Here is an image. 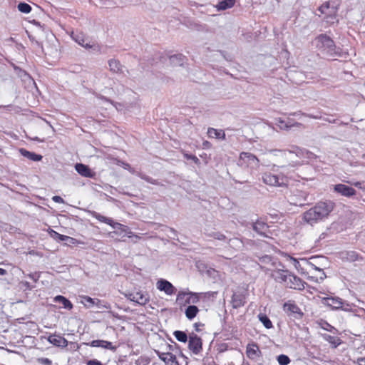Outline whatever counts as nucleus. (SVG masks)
<instances>
[{"label": "nucleus", "instance_id": "nucleus-36", "mask_svg": "<svg viewBox=\"0 0 365 365\" xmlns=\"http://www.w3.org/2000/svg\"><path fill=\"white\" fill-rule=\"evenodd\" d=\"M228 244L230 247L235 250H240L241 247H243L242 240L238 238L230 239L228 242Z\"/></svg>", "mask_w": 365, "mask_h": 365}, {"label": "nucleus", "instance_id": "nucleus-2", "mask_svg": "<svg viewBox=\"0 0 365 365\" xmlns=\"http://www.w3.org/2000/svg\"><path fill=\"white\" fill-rule=\"evenodd\" d=\"M272 277L277 282L283 284L287 288L297 290L304 289L306 282L288 270H274L272 273Z\"/></svg>", "mask_w": 365, "mask_h": 365}, {"label": "nucleus", "instance_id": "nucleus-27", "mask_svg": "<svg viewBox=\"0 0 365 365\" xmlns=\"http://www.w3.org/2000/svg\"><path fill=\"white\" fill-rule=\"evenodd\" d=\"M185 62V56L182 54H175L170 57V63L173 66H182Z\"/></svg>", "mask_w": 365, "mask_h": 365}, {"label": "nucleus", "instance_id": "nucleus-11", "mask_svg": "<svg viewBox=\"0 0 365 365\" xmlns=\"http://www.w3.org/2000/svg\"><path fill=\"white\" fill-rule=\"evenodd\" d=\"M188 348L195 355L200 354L202 350L201 338L193 332L189 335Z\"/></svg>", "mask_w": 365, "mask_h": 365}, {"label": "nucleus", "instance_id": "nucleus-18", "mask_svg": "<svg viewBox=\"0 0 365 365\" xmlns=\"http://www.w3.org/2000/svg\"><path fill=\"white\" fill-rule=\"evenodd\" d=\"M157 354L165 365H179L176 356L170 352L157 351Z\"/></svg>", "mask_w": 365, "mask_h": 365}, {"label": "nucleus", "instance_id": "nucleus-60", "mask_svg": "<svg viewBox=\"0 0 365 365\" xmlns=\"http://www.w3.org/2000/svg\"><path fill=\"white\" fill-rule=\"evenodd\" d=\"M298 265H299V262H298V261H295L294 267H295L296 268H298Z\"/></svg>", "mask_w": 365, "mask_h": 365}, {"label": "nucleus", "instance_id": "nucleus-10", "mask_svg": "<svg viewBox=\"0 0 365 365\" xmlns=\"http://www.w3.org/2000/svg\"><path fill=\"white\" fill-rule=\"evenodd\" d=\"M200 301L198 293L180 291L177 295L176 302L180 305L196 304Z\"/></svg>", "mask_w": 365, "mask_h": 365}, {"label": "nucleus", "instance_id": "nucleus-57", "mask_svg": "<svg viewBox=\"0 0 365 365\" xmlns=\"http://www.w3.org/2000/svg\"><path fill=\"white\" fill-rule=\"evenodd\" d=\"M201 326H204V324H202L201 323H195L194 327H195V331H200V327H201Z\"/></svg>", "mask_w": 365, "mask_h": 365}, {"label": "nucleus", "instance_id": "nucleus-62", "mask_svg": "<svg viewBox=\"0 0 365 365\" xmlns=\"http://www.w3.org/2000/svg\"><path fill=\"white\" fill-rule=\"evenodd\" d=\"M208 144H209V142H207V141H205V142L204 143V145H207Z\"/></svg>", "mask_w": 365, "mask_h": 365}, {"label": "nucleus", "instance_id": "nucleus-30", "mask_svg": "<svg viewBox=\"0 0 365 365\" xmlns=\"http://www.w3.org/2000/svg\"><path fill=\"white\" fill-rule=\"evenodd\" d=\"M55 302H59L63 304V308L71 310L73 308L72 303L66 297L61 295L56 296L53 299Z\"/></svg>", "mask_w": 365, "mask_h": 365}, {"label": "nucleus", "instance_id": "nucleus-37", "mask_svg": "<svg viewBox=\"0 0 365 365\" xmlns=\"http://www.w3.org/2000/svg\"><path fill=\"white\" fill-rule=\"evenodd\" d=\"M173 335L176 339L180 342H186L188 339L187 335L182 331H175Z\"/></svg>", "mask_w": 365, "mask_h": 365}, {"label": "nucleus", "instance_id": "nucleus-51", "mask_svg": "<svg viewBox=\"0 0 365 365\" xmlns=\"http://www.w3.org/2000/svg\"><path fill=\"white\" fill-rule=\"evenodd\" d=\"M87 365H103L100 361L97 359H91L87 361Z\"/></svg>", "mask_w": 365, "mask_h": 365}, {"label": "nucleus", "instance_id": "nucleus-13", "mask_svg": "<svg viewBox=\"0 0 365 365\" xmlns=\"http://www.w3.org/2000/svg\"><path fill=\"white\" fill-rule=\"evenodd\" d=\"M283 310L289 315L294 316L296 318H301L303 316L300 308L295 302L289 300L283 305Z\"/></svg>", "mask_w": 365, "mask_h": 365}, {"label": "nucleus", "instance_id": "nucleus-19", "mask_svg": "<svg viewBox=\"0 0 365 365\" xmlns=\"http://www.w3.org/2000/svg\"><path fill=\"white\" fill-rule=\"evenodd\" d=\"M47 340L50 344L58 347L65 348L68 346V341L59 334H50Z\"/></svg>", "mask_w": 365, "mask_h": 365}, {"label": "nucleus", "instance_id": "nucleus-52", "mask_svg": "<svg viewBox=\"0 0 365 365\" xmlns=\"http://www.w3.org/2000/svg\"><path fill=\"white\" fill-rule=\"evenodd\" d=\"M52 200L53 202H57V203H63L64 202L63 198L58 195L53 196L52 197Z\"/></svg>", "mask_w": 365, "mask_h": 365}, {"label": "nucleus", "instance_id": "nucleus-6", "mask_svg": "<svg viewBox=\"0 0 365 365\" xmlns=\"http://www.w3.org/2000/svg\"><path fill=\"white\" fill-rule=\"evenodd\" d=\"M267 153L272 154L274 156H277L279 153L286 155L287 153L295 154L297 158L302 160L304 163L306 160H311L316 158V155L304 148H301L296 145H292L290 148L287 150H279V149H267Z\"/></svg>", "mask_w": 365, "mask_h": 365}, {"label": "nucleus", "instance_id": "nucleus-25", "mask_svg": "<svg viewBox=\"0 0 365 365\" xmlns=\"http://www.w3.org/2000/svg\"><path fill=\"white\" fill-rule=\"evenodd\" d=\"M72 38L80 46L86 48H92V46L90 44V43L87 42L88 40L85 38L83 34H73Z\"/></svg>", "mask_w": 365, "mask_h": 365}, {"label": "nucleus", "instance_id": "nucleus-4", "mask_svg": "<svg viewBox=\"0 0 365 365\" xmlns=\"http://www.w3.org/2000/svg\"><path fill=\"white\" fill-rule=\"evenodd\" d=\"M90 213L93 217L96 218L101 222L111 226L113 229H115V230L113 232V235H118L122 237L125 236L128 237H133L134 236L133 232L130 231L128 226L117 222H114L112 218L103 216L96 211H91Z\"/></svg>", "mask_w": 365, "mask_h": 365}, {"label": "nucleus", "instance_id": "nucleus-29", "mask_svg": "<svg viewBox=\"0 0 365 365\" xmlns=\"http://www.w3.org/2000/svg\"><path fill=\"white\" fill-rule=\"evenodd\" d=\"M198 312L199 309L195 305H189L185 311V316L189 320L193 319Z\"/></svg>", "mask_w": 365, "mask_h": 365}, {"label": "nucleus", "instance_id": "nucleus-5", "mask_svg": "<svg viewBox=\"0 0 365 365\" xmlns=\"http://www.w3.org/2000/svg\"><path fill=\"white\" fill-rule=\"evenodd\" d=\"M313 43L319 51L329 56L332 57L338 54L334 41L327 34H323L317 36Z\"/></svg>", "mask_w": 365, "mask_h": 365}, {"label": "nucleus", "instance_id": "nucleus-61", "mask_svg": "<svg viewBox=\"0 0 365 365\" xmlns=\"http://www.w3.org/2000/svg\"><path fill=\"white\" fill-rule=\"evenodd\" d=\"M328 327H330V329H329V331H331V329H334V327H331V325H329V324H328ZM327 329L328 330V329Z\"/></svg>", "mask_w": 365, "mask_h": 365}, {"label": "nucleus", "instance_id": "nucleus-45", "mask_svg": "<svg viewBox=\"0 0 365 365\" xmlns=\"http://www.w3.org/2000/svg\"><path fill=\"white\" fill-rule=\"evenodd\" d=\"M27 277H29L31 279H32L34 282H36L41 277V272H35L33 273H30V274H27Z\"/></svg>", "mask_w": 365, "mask_h": 365}, {"label": "nucleus", "instance_id": "nucleus-56", "mask_svg": "<svg viewBox=\"0 0 365 365\" xmlns=\"http://www.w3.org/2000/svg\"><path fill=\"white\" fill-rule=\"evenodd\" d=\"M165 229L168 230L172 234H173L174 236L173 237L170 236V237H172V238L175 239V237L177 236L176 231L173 228L168 227H165Z\"/></svg>", "mask_w": 365, "mask_h": 365}, {"label": "nucleus", "instance_id": "nucleus-63", "mask_svg": "<svg viewBox=\"0 0 365 365\" xmlns=\"http://www.w3.org/2000/svg\"><path fill=\"white\" fill-rule=\"evenodd\" d=\"M34 140H38V141H40L39 139L38 138V137H36L35 138H34Z\"/></svg>", "mask_w": 365, "mask_h": 365}, {"label": "nucleus", "instance_id": "nucleus-1", "mask_svg": "<svg viewBox=\"0 0 365 365\" xmlns=\"http://www.w3.org/2000/svg\"><path fill=\"white\" fill-rule=\"evenodd\" d=\"M334 206V204L331 201L319 202L303 213L302 219L312 226L327 218L333 210Z\"/></svg>", "mask_w": 365, "mask_h": 365}, {"label": "nucleus", "instance_id": "nucleus-15", "mask_svg": "<svg viewBox=\"0 0 365 365\" xmlns=\"http://www.w3.org/2000/svg\"><path fill=\"white\" fill-rule=\"evenodd\" d=\"M86 345L91 347H100L113 351H115L117 349V346L113 345L111 342L101 339L93 340L91 342L87 343Z\"/></svg>", "mask_w": 365, "mask_h": 365}, {"label": "nucleus", "instance_id": "nucleus-33", "mask_svg": "<svg viewBox=\"0 0 365 365\" xmlns=\"http://www.w3.org/2000/svg\"><path fill=\"white\" fill-rule=\"evenodd\" d=\"M232 307L234 308H238L242 307L245 304V301L242 296L234 294L232 297Z\"/></svg>", "mask_w": 365, "mask_h": 365}, {"label": "nucleus", "instance_id": "nucleus-31", "mask_svg": "<svg viewBox=\"0 0 365 365\" xmlns=\"http://www.w3.org/2000/svg\"><path fill=\"white\" fill-rule=\"evenodd\" d=\"M322 337L325 341L332 344L335 348L341 344V339L337 336L324 334L322 335Z\"/></svg>", "mask_w": 365, "mask_h": 365}, {"label": "nucleus", "instance_id": "nucleus-48", "mask_svg": "<svg viewBox=\"0 0 365 365\" xmlns=\"http://www.w3.org/2000/svg\"><path fill=\"white\" fill-rule=\"evenodd\" d=\"M21 284L26 290H32L35 288L34 285L31 284L29 282L26 281L21 282Z\"/></svg>", "mask_w": 365, "mask_h": 365}, {"label": "nucleus", "instance_id": "nucleus-59", "mask_svg": "<svg viewBox=\"0 0 365 365\" xmlns=\"http://www.w3.org/2000/svg\"><path fill=\"white\" fill-rule=\"evenodd\" d=\"M6 274H7V272L6 269H4L3 268H0V275L4 276V275H6Z\"/></svg>", "mask_w": 365, "mask_h": 365}, {"label": "nucleus", "instance_id": "nucleus-23", "mask_svg": "<svg viewBox=\"0 0 365 365\" xmlns=\"http://www.w3.org/2000/svg\"><path fill=\"white\" fill-rule=\"evenodd\" d=\"M19 151L22 156L34 162L41 161L43 158L41 155L29 151L25 148H20Z\"/></svg>", "mask_w": 365, "mask_h": 365}, {"label": "nucleus", "instance_id": "nucleus-54", "mask_svg": "<svg viewBox=\"0 0 365 365\" xmlns=\"http://www.w3.org/2000/svg\"><path fill=\"white\" fill-rule=\"evenodd\" d=\"M54 233H55V235L57 236V237H58L59 240H62V241L65 240L66 239H68V238H70V237H68V236L61 235V234H59V233H58V232H54Z\"/></svg>", "mask_w": 365, "mask_h": 365}, {"label": "nucleus", "instance_id": "nucleus-7", "mask_svg": "<svg viewBox=\"0 0 365 365\" xmlns=\"http://www.w3.org/2000/svg\"><path fill=\"white\" fill-rule=\"evenodd\" d=\"M237 165L248 169L250 173L257 170L259 167V160L254 154L249 152H242L237 160Z\"/></svg>", "mask_w": 365, "mask_h": 365}, {"label": "nucleus", "instance_id": "nucleus-28", "mask_svg": "<svg viewBox=\"0 0 365 365\" xmlns=\"http://www.w3.org/2000/svg\"><path fill=\"white\" fill-rule=\"evenodd\" d=\"M207 135L210 138H215L217 139H225V133L222 130H217L213 128H209Z\"/></svg>", "mask_w": 365, "mask_h": 365}, {"label": "nucleus", "instance_id": "nucleus-41", "mask_svg": "<svg viewBox=\"0 0 365 365\" xmlns=\"http://www.w3.org/2000/svg\"><path fill=\"white\" fill-rule=\"evenodd\" d=\"M277 360L279 365H288L291 361L289 357L285 354L279 355Z\"/></svg>", "mask_w": 365, "mask_h": 365}, {"label": "nucleus", "instance_id": "nucleus-53", "mask_svg": "<svg viewBox=\"0 0 365 365\" xmlns=\"http://www.w3.org/2000/svg\"><path fill=\"white\" fill-rule=\"evenodd\" d=\"M98 98H100L101 100H102V101H106V102H108V103H111V104H113V105H114V106H115V104H114L113 101H111L110 99H109V98H106V97H105V96H101V95L98 96Z\"/></svg>", "mask_w": 365, "mask_h": 365}, {"label": "nucleus", "instance_id": "nucleus-12", "mask_svg": "<svg viewBox=\"0 0 365 365\" xmlns=\"http://www.w3.org/2000/svg\"><path fill=\"white\" fill-rule=\"evenodd\" d=\"M127 298L140 305H145L150 302V295L147 292L139 291L134 293H130Z\"/></svg>", "mask_w": 365, "mask_h": 365}, {"label": "nucleus", "instance_id": "nucleus-40", "mask_svg": "<svg viewBox=\"0 0 365 365\" xmlns=\"http://www.w3.org/2000/svg\"><path fill=\"white\" fill-rule=\"evenodd\" d=\"M17 7L19 11L24 14H29L31 11V6L29 4L24 2L19 3Z\"/></svg>", "mask_w": 365, "mask_h": 365}, {"label": "nucleus", "instance_id": "nucleus-14", "mask_svg": "<svg viewBox=\"0 0 365 365\" xmlns=\"http://www.w3.org/2000/svg\"><path fill=\"white\" fill-rule=\"evenodd\" d=\"M156 287L158 290L164 292L167 295H173L176 292V288L169 281L160 279L156 283Z\"/></svg>", "mask_w": 365, "mask_h": 365}, {"label": "nucleus", "instance_id": "nucleus-39", "mask_svg": "<svg viewBox=\"0 0 365 365\" xmlns=\"http://www.w3.org/2000/svg\"><path fill=\"white\" fill-rule=\"evenodd\" d=\"M135 174L139 178H140L141 179L144 180L145 181H146L150 184L156 185H160L159 182L157 180H155V179L146 175L145 174H144L143 173H136Z\"/></svg>", "mask_w": 365, "mask_h": 365}, {"label": "nucleus", "instance_id": "nucleus-43", "mask_svg": "<svg viewBox=\"0 0 365 365\" xmlns=\"http://www.w3.org/2000/svg\"><path fill=\"white\" fill-rule=\"evenodd\" d=\"M207 236L213 237L215 240H225L226 237L224 234L220 232H213L207 234Z\"/></svg>", "mask_w": 365, "mask_h": 365}, {"label": "nucleus", "instance_id": "nucleus-50", "mask_svg": "<svg viewBox=\"0 0 365 365\" xmlns=\"http://www.w3.org/2000/svg\"><path fill=\"white\" fill-rule=\"evenodd\" d=\"M354 185L361 190H365V181L356 182L354 183Z\"/></svg>", "mask_w": 365, "mask_h": 365}, {"label": "nucleus", "instance_id": "nucleus-38", "mask_svg": "<svg viewBox=\"0 0 365 365\" xmlns=\"http://www.w3.org/2000/svg\"><path fill=\"white\" fill-rule=\"evenodd\" d=\"M135 174L139 178H140L141 179L144 180L145 181H146L150 184L156 185H160L159 182L157 180H155V179L146 175L145 174H144L143 173H136Z\"/></svg>", "mask_w": 365, "mask_h": 365}, {"label": "nucleus", "instance_id": "nucleus-58", "mask_svg": "<svg viewBox=\"0 0 365 365\" xmlns=\"http://www.w3.org/2000/svg\"><path fill=\"white\" fill-rule=\"evenodd\" d=\"M358 365H365V358L359 359Z\"/></svg>", "mask_w": 365, "mask_h": 365}, {"label": "nucleus", "instance_id": "nucleus-55", "mask_svg": "<svg viewBox=\"0 0 365 365\" xmlns=\"http://www.w3.org/2000/svg\"><path fill=\"white\" fill-rule=\"evenodd\" d=\"M322 120H325L329 123H336V120L334 118H323L322 117Z\"/></svg>", "mask_w": 365, "mask_h": 365}, {"label": "nucleus", "instance_id": "nucleus-34", "mask_svg": "<svg viewBox=\"0 0 365 365\" xmlns=\"http://www.w3.org/2000/svg\"><path fill=\"white\" fill-rule=\"evenodd\" d=\"M259 320L263 324L265 328L271 329L273 325L269 317L264 314H259L258 315Z\"/></svg>", "mask_w": 365, "mask_h": 365}, {"label": "nucleus", "instance_id": "nucleus-32", "mask_svg": "<svg viewBox=\"0 0 365 365\" xmlns=\"http://www.w3.org/2000/svg\"><path fill=\"white\" fill-rule=\"evenodd\" d=\"M109 69L113 73H118L121 71V64L119 61L110 59L108 61Z\"/></svg>", "mask_w": 365, "mask_h": 365}, {"label": "nucleus", "instance_id": "nucleus-26", "mask_svg": "<svg viewBox=\"0 0 365 365\" xmlns=\"http://www.w3.org/2000/svg\"><path fill=\"white\" fill-rule=\"evenodd\" d=\"M235 0H222L215 6L217 11H224L235 6Z\"/></svg>", "mask_w": 365, "mask_h": 365}, {"label": "nucleus", "instance_id": "nucleus-47", "mask_svg": "<svg viewBox=\"0 0 365 365\" xmlns=\"http://www.w3.org/2000/svg\"><path fill=\"white\" fill-rule=\"evenodd\" d=\"M38 361L43 365H51L52 361L48 358H39L38 359Z\"/></svg>", "mask_w": 365, "mask_h": 365}, {"label": "nucleus", "instance_id": "nucleus-20", "mask_svg": "<svg viewBox=\"0 0 365 365\" xmlns=\"http://www.w3.org/2000/svg\"><path fill=\"white\" fill-rule=\"evenodd\" d=\"M75 169L77 173L83 177L91 178L95 176V173L93 172L88 165L84 164L76 163L75 165Z\"/></svg>", "mask_w": 365, "mask_h": 365}, {"label": "nucleus", "instance_id": "nucleus-9", "mask_svg": "<svg viewBox=\"0 0 365 365\" xmlns=\"http://www.w3.org/2000/svg\"><path fill=\"white\" fill-rule=\"evenodd\" d=\"M324 302L327 306L331 307L333 309H341L346 312L353 309L352 304L337 297L324 298Z\"/></svg>", "mask_w": 365, "mask_h": 365}, {"label": "nucleus", "instance_id": "nucleus-64", "mask_svg": "<svg viewBox=\"0 0 365 365\" xmlns=\"http://www.w3.org/2000/svg\"><path fill=\"white\" fill-rule=\"evenodd\" d=\"M103 307L108 309L109 307L108 306H106V305H103Z\"/></svg>", "mask_w": 365, "mask_h": 365}, {"label": "nucleus", "instance_id": "nucleus-17", "mask_svg": "<svg viewBox=\"0 0 365 365\" xmlns=\"http://www.w3.org/2000/svg\"><path fill=\"white\" fill-rule=\"evenodd\" d=\"M334 190L344 197H351L356 194V190L346 185L337 184L334 185Z\"/></svg>", "mask_w": 365, "mask_h": 365}, {"label": "nucleus", "instance_id": "nucleus-49", "mask_svg": "<svg viewBox=\"0 0 365 365\" xmlns=\"http://www.w3.org/2000/svg\"><path fill=\"white\" fill-rule=\"evenodd\" d=\"M121 165L123 166V168L129 170L131 173H135V170L130 167V164L122 162Z\"/></svg>", "mask_w": 365, "mask_h": 365}, {"label": "nucleus", "instance_id": "nucleus-42", "mask_svg": "<svg viewBox=\"0 0 365 365\" xmlns=\"http://www.w3.org/2000/svg\"><path fill=\"white\" fill-rule=\"evenodd\" d=\"M83 299L86 303L89 304H88L89 307H92L95 304H96L98 307H100L99 304L101 303V300H99V299H95L88 296H85L83 297Z\"/></svg>", "mask_w": 365, "mask_h": 365}, {"label": "nucleus", "instance_id": "nucleus-21", "mask_svg": "<svg viewBox=\"0 0 365 365\" xmlns=\"http://www.w3.org/2000/svg\"><path fill=\"white\" fill-rule=\"evenodd\" d=\"M276 124L279 127L280 129L288 130L294 126H299L301 123L297 122H294L290 118H287V120H284L281 118L276 119Z\"/></svg>", "mask_w": 365, "mask_h": 365}, {"label": "nucleus", "instance_id": "nucleus-35", "mask_svg": "<svg viewBox=\"0 0 365 365\" xmlns=\"http://www.w3.org/2000/svg\"><path fill=\"white\" fill-rule=\"evenodd\" d=\"M343 257L349 262H356L359 259V254L355 251H348Z\"/></svg>", "mask_w": 365, "mask_h": 365}, {"label": "nucleus", "instance_id": "nucleus-16", "mask_svg": "<svg viewBox=\"0 0 365 365\" xmlns=\"http://www.w3.org/2000/svg\"><path fill=\"white\" fill-rule=\"evenodd\" d=\"M247 356L252 360H255L261 356V351L256 343H250L246 347Z\"/></svg>", "mask_w": 365, "mask_h": 365}, {"label": "nucleus", "instance_id": "nucleus-8", "mask_svg": "<svg viewBox=\"0 0 365 365\" xmlns=\"http://www.w3.org/2000/svg\"><path fill=\"white\" fill-rule=\"evenodd\" d=\"M319 11L324 15V20L329 24H333L336 20L337 9L335 6H331L329 1L324 2L319 6Z\"/></svg>", "mask_w": 365, "mask_h": 365}, {"label": "nucleus", "instance_id": "nucleus-46", "mask_svg": "<svg viewBox=\"0 0 365 365\" xmlns=\"http://www.w3.org/2000/svg\"><path fill=\"white\" fill-rule=\"evenodd\" d=\"M184 157L187 160H192L195 164H199L200 163V160L195 155H190V154H188V153H185L184 154Z\"/></svg>", "mask_w": 365, "mask_h": 365}, {"label": "nucleus", "instance_id": "nucleus-44", "mask_svg": "<svg viewBox=\"0 0 365 365\" xmlns=\"http://www.w3.org/2000/svg\"><path fill=\"white\" fill-rule=\"evenodd\" d=\"M289 115H294V116L304 115V116H307L308 118H313V119H322V117L320 115H312V114L304 113L300 111L292 113L289 114Z\"/></svg>", "mask_w": 365, "mask_h": 365}, {"label": "nucleus", "instance_id": "nucleus-3", "mask_svg": "<svg viewBox=\"0 0 365 365\" xmlns=\"http://www.w3.org/2000/svg\"><path fill=\"white\" fill-rule=\"evenodd\" d=\"M279 168L284 169L285 166H277L274 165L270 171L264 172L262 174V182L272 187H287L289 179L285 173L279 170Z\"/></svg>", "mask_w": 365, "mask_h": 365}, {"label": "nucleus", "instance_id": "nucleus-24", "mask_svg": "<svg viewBox=\"0 0 365 365\" xmlns=\"http://www.w3.org/2000/svg\"><path fill=\"white\" fill-rule=\"evenodd\" d=\"M320 259H322V258L319 257H311L309 259H302V263L304 264V265H307L315 270L322 272L324 277H322L321 279H324L326 277V275H325L324 272L323 271V269H322L316 265L317 261Z\"/></svg>", "mask_w": 365, "mask_h": 365}, {"label": "nucleus", "instance_id": "nucleus-22", "mask_svg": "<svg viewBox=\"0 0 365 365\" xmlns=\"http://www.w3.org/2000/svg\"><path fill=\"white\" fill-rule=\"evenodd\" d=\"M253 230L262 236H267V232L269 231L268 225L263 221L257 220L252 224Z\"/></svg>", "mask_w": 365, "mask_h": 365}]
</instances>
